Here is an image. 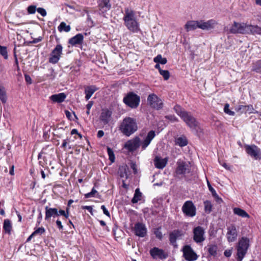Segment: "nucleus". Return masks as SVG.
I'll list each match as a JSON object with an SVG mask.
<instances>
[{
	"label": "nucleus",
	"instance_id": "nucleus-1",
	"mask_svg": "<svg viewBox=\"0 0 261 261\" xmlns=\"http://www.w3.org/2000/svg\"><path fill=\"white\" fill-rule=\"evenodd\" d=\"M174 110L192 132L197 133L200 129L199 122L191 112L185 111L179 105L175 106Z\"/></svg>",
	"mask_w": 261,
	"mask_h": 261
},
{
	"label": "nucleus",
	"instance_id": "nucleus-2",
	"mask_svg": "<svg viewBox=\"0 0 261 261\" xmlns=\"http://www.w3.org/2000/svg\"><path fill=\"white\" fill-rule=\"evenodd\" d=\"M155 136V132L152 130H150L148 133L147 136L142 142H141L140 139L138 137H136L133 139L127 141L125 143L124 147L129 151H133L136 150L140 145L141 146L142 149H145Z\"/></svg>",
	"mask_w": 261,
	"mask_h": 261
},
{
	"label": "nucleus",
	"instance_id": "nucleus-3",
	"mask_svg": "<svg viewBox=\"0 0 261 261\" xmlns=\"http://www.w3.org/2000/svg\"><path fill=\"white\" fill-rule=\"evenodd\" d=\"M123 19L125 25L128 30L134 33H137L140 31L139 23L134 11L128 8H125Z\"/></svg>",
	"mask_w": 261,
	"mask_h": 261
},
{
	"label": "nucleus",
	"instance_id": "nucleus-4",
	"mask_svg": "<svg viewBox=\"0 0 261 261\" xmlns=\"http://www.w3.org/2000/svg\"><path fill=\"white\" fill-rule=\"evenodd\" d=\"M138 129L137 120L130 117H125L119 126V130L125 136L129 137Z\"/></svg>",
	"mask_w": 261,
	"mask_h": 261
},
{
	"label": "nucleus",
	"instance_id": "nucleus-5",
	"mask_svg": "<svg viewBox=\"0 0 261 261\" xmlns=\"http://www.w3.org/2000/svg\"><path fill=\"white\" fill-rule=\"evenodd\" d=\"M217 24V22L214 19H210L206 21L192 20L187 22L185 25V29L188 32L196 30L197 28L203 30H209L214 29Z\"/></svg>",
	"mask_w": 261,
	"mask_h": 261
},
{
	"label": "nucleus",
	"instance_id": "nucleus-6",
	"mask_svg": "<svg viewBox=\"0 0 261 261\" xmlns=\"http://www.w3.org/2000/svg\"><path fill=\"white\" fill-rule=\"evenodd\" d=\"M249 247V240L246 237H242L239 241L237 246V259L242 261L246 255Z\"/></svg>",
	"mask_w": 261,
	"mask_h": 261
},
{
	"label": "nucleus",
	"instance_id": "nucleus-7",
	"mask_svg": "<svg viewBox=\"0 0 261 261\" xmlns=\"http://www.w3.org/2000/svg\"><path fill=\"white\" fill-rule=\"evenodd\" d=\"M123 102L128 107L135 109L137 108L140 103V96L134 92L128 93L123 99Z\"/></svg>",
	"mask_w": 261,
	"mask_h": 261
},
{
	"label": "nucleus",
	"instance_id": "nucleus-8",
	"mask_svg": "<svg viewBox=\"0 0 261 261\" xmlns=\"http://www.w3.org/2000/svg\"><path fill=\"white\" fill-rule=\"evenodd\" d=\"M248 24L246 23L234 21L229 29V32L232 34H247Z\"/></svg>",
	"mask_w": 261,
	"mask_h": 261
},
{
	"label": "nucleus",
	"instance_id": "nucleus-9",
	"mask_svg": "<svg viewBox=\"0 0 261 261\" xmlns=\"http://www.w3.org/2000/svg\"><path fill=\"white\" fill-rule=\"evenodd\" d=\"M148 105L152 108L156 110L161 109L163 107V102L156 94H150L147 97Z\"/></svg>",
	"mask_w": 261,
	"mask_h": 261
},
{
	"label": "nucleus",
	"instance_id": "nucleus-10",
	"mask_svg": "<svg viewBox=\"0 0 261 261\" xmlns=\"http://www.w3.org/2000/svg\"><path fill=\"white\" fill-rule=\"evenodd\" d=\"M181 209L183 213L187 216L193 217L196 215V208L192 201H186Z\"/></svg>",
	"mask_w": 261,
	"mask_h": 261
},
{
	"label": "nucleus",
	"instance_id": "nucleus-11",
	"mask_svg": "<svg viewBox=\"0 0 261 261\" xmlns=\"http://www.w3.org/2000/svg\"><path fill=\"white\" fill-rule=\"evenodd\" d=\"M245 150L248 154L255 160L261 159V150L255 145H245Z\"/></svg>",
	"mask_w": 261,
	"mask_h": 261
},
{
	"label": "nucleus",
	"instance_id": "nucleus-12",
	"mask_svg": "<svg viewBox=\"0 0 261 261\" xmlns=\"http://www.w3.org/2000/svg\"><path fill=\"white\" fill-rule=\"evenodd\" d=\"M63 47L61 44H58L50 54L49 62L52 64H56L58 62L62 54Z\"/></svg>",
	"mask_w": 261,
	"mask_h": 261
},
{
	"label": "nucleus",
	"instance_id": "nucleus-13",
	"mask_svg": "<svg viewBox=\"0 0 261 261\" xmlns=\"http://www.w3.org/2000/svg\"><path fill=\"white\" fill-rule=\"evenodd\" d=\"M183 256L188 261H194L197 259V255L189 245H186L182 248Z\"/></svg>",
	"mask_w": 261,
	"mask_h": 261
},
{
	"label": "nucleus",
	"instance_id": "nucleus-14",
	"mask_svg": "<svg viewBox=\"0 0 261 261\" xmlns=\"http://www.w3.org/2000/svg\"><path fill=\"white\" fill-rule=\"evenodd\" d=\"M204 229L201 226H197L193 229V240L197 243H200L205 240Z\"/></svg>",
	"mask_w": 261,
	"mask_h": 261
},
{
	"label": "nucleus",
	"instance_id": "nucleus-15",
	"mask_svg": "<svg viewBox=\"0 0 261 261\" xmlns=\"http://www.w3.org/2000/svg\"><path fill=\"white\" fill-rule=\"evenodd\" d=\"M112 111L111 110L108 109H102L99 116V120L103 125L108 124L112 119Z\"/></svg>",
	"mask_w": 261,
	"mask_h": 261
},
{
	"label": "nucleus",
	"instance_id": "nucleus-16",
	"mask_svg": "<svg viewBox=\"0 0 261 261\" xmlns=\"http://www.w3.org/2000/svg\"><path fill=\"white\" fill-rule=\"evenodd\" d=\"M149 252L150 255L153 259H164L168 256V254L164 250L158 247H153L150 250Z\"/></svg>",
	"mask_w": 261,
	"mask_h": 261
},
{
	"label": "nucleus",
	"instance_id": "nucleus-17",
	"mask_svg": "<svg viewBox=\"0 0 261 261\" xmlns=\"http://www.w3.org/2000/svg\"><path fill=\"white\" fill-rule=\"evenodd\" d=\"M134 233L139 237H144L147 233V229L145 225L142 223H137L134 227Z\"/></svg>",
	"mask_w": 261,
	"mask_h": 261
},
{
	"label": "nucleus",
	"instance_id": "nucleus-18",
	"mask_svg": "<svg viewBox=\"0 0 261 261\" xmlns=\"http://www.w3.org/2000/svg\"><path fill=\"white\" fill-rule=\"evenodd\" d=\"M226 237L229 242H234L237 238L238 233L234 225H231L227 228Z\"/></svg>",
	"mask_w": 261,
	"mask_h": 261
},
{
	"label": "nucleus",
	"instance_id": "nucleus-19",
	"mask_svg": "<svg viewBox=\"0 0 261 261\" xmlns=\"http://www.w3.org/2000/svg\"><path fill=\"white\" fill-rule=\"evenodd\" d=\"M190 172L189 166L185 162H181L178 163L176 172L177 174H185Z\"/></svg>",
	"mask_w": 261,
	"mask_h": 261
},
{
	"label": "nucleus",
	"instance_id": "nucleus-20",
	"mask_svg": "<svg viewBox=\"0 0 261 261\" xmlns=\"http://www.w3.org/2000/svg\"><path fill=\"white\" fill-rule=\"evenodd\" d=\"M84 40V36L82 34H77L75 36L71 38L68 43L72 46L82 44Z\"/></svg>",
	"mask_w": 261,
	"mask_h": 261
},
{
	"label": "nucleus",
	"instance_id": "nucleus-21",
	"mask_svg": "<svg viewBox=\"0 0 261 261\" xmlns=\"http://www.w3.org/2000/svg\"><path fill=\"white\" fill-rule=\"evenodd\" d=\"M45 220H48L51 217L55 218L58 216V212L57 208H51L49 207L46 206L45 207Z\"/></svg>",
	"mask_w": 261,
	"mask_h": 261
},
{
	"label": "nucleus",
	"instance_id": "nucleus-22",
	"mask_svg": "<svg viewBox=\"0 0 261 261\" xmlns=\"http://www.w3.org/2000/svg\"><path fill=\"white\" fill-rule=\"evenodd\" d=\"M167 158L162 159L159 156H156L154 160V166L158 169L164 168L167 165Z\"/></svg>",
	"mask_w": 261,
	"mask_h": 261
},
{
	"label": "nucleus",
	"instance_id": "nucleus-23",
	"mask_svg": "<svg viewBox=\"0 0 261 261\" xmlns=\"http://www.w3.org/2000/svg\"><path fill=\"white\" fill-rule=\"evenodd\" d=\"M181 236L180 231L178 230H175L169 234V241L170 243L175 247H177L176 240Z\"/></svg>",
	"mask_w": 261,
	"mask_h": 261
},
{
	"label": "nucleus",
	"instance_id": "nucleus-24",
	"mask_svg": "<svg viewBox=\"0 0 261 261\" xmlns=\"http://www.w3.org/2000/svg\"><path fill=\"white\" fill-rule=\"evenodd\" d=\"M99 10L102 13H105L109 11L111 8V5L109 0H99Z\"/></svg>",
	"mask_w": 261,
	"mask_h": 261
},
{
	"label": "nucleus",
	"instance_id": "nucleus-25",
	"mask_svg": "<svg viewBox=\"0 0 261 261\" xmlns=\"http://www.w3.org/2000/svg\"><path fill=\"white\" fill-rule=\"evenodd\" d=\"M66 97V95L64 93L52 95L50 99L54 102L61 103L64 101Z\"/></svg>",
	"mask_w": 261,
	"mask_h": 261
},
{
	"label": "nucleus",
	"instance_id": "nucleus-26",
	"mask_svg": "<svg viewBox=\"0 0 261 261\" xmlns=\"http://www.w3.org/2000/svg\"><path fill=\"white\" fill-rule=\"evenodd\" d=\"M247 34L261 35V27L257 25L248 24Z\"/></svg>",
	"mask_w": 261,
	"mask_h": 261
},
{
	"label": "nucleus",
	"instance_id": "nucleus-27",
	"mask_svg": "<svg viewBox=\"0 0 261 261\" xmlns=\"http://www.w3.org/2000/svg\"><path fill=\"white\" fill-rule=\"evenodd\" d=\"M98 89L95 86H88L85 88V92L86 94L85 98L87 100L90 99L93 94Z\"/></svg>",
	"mask_w": 261,
	"mask_h": 261
},
{
	"label": "nucleus",
	"instance_id": "nucleus-28",
	"mask_svg": "<svg viewBox=\"0 0 261 261\" xmlns=\"http://www.w3.org/2000/svg\"><path fill=\"white\" fill-rule=\"evenodd\" d=\"M128 167L126 165H122L119 167V174L121 177L127 179L128 175Z\"/></svg>",
	"mask_w": 261,
	"mask_h": 261
},
{
	"label": "nucleus",
	"instance_id": "nucleus-29",
	"mask_svg": "<svg viewBox=\"0 0 261 261\" xmlns=\"http://www.w3.org/2000/svg\"><path fill=\"white\" fill-rule=\"evenodd\" d=\"M233 213L242 218H249V215L244 210L239 207H234L233 209Z\"/></svg>",
	"mask_w": 261,
	"mask_h": 261
},
{
	"label": "nucleus",
	"instance_id": "nucleus-30",
	"mask_svg": "<svg viewBox=\"0 0 261 261\" xmlns=\"http://www.w3.org/2000/svg\"><path fill=\"white\" fill-rule=\"evenodd\" d=\"M188 140L185 136H181L175 140V144L180 147H184L188 144Z\"/></svg>",
	"mask_w": 261,
	"mask_h": 261
},
{
	"label": "nucleus",
	"instance_id": "nucleus-31",
	"mask_svg": "<svg viewBox=\"0 0 261 261\" xmlns=\"http://www.w3.org/2000/svg\"><path fill=\"white\" fill-rule=\"evenodd\" d=\"M3 228L6 233L11 234L12 226L11 221L9 219H5L4 221Z\"/></svg>",
	"mask_w": 261,
	"mask_h": 261
},
{
	"label": "nucleus",
	"instance_id": "nucleus-32",
	"mask_svg": "<svg viewBox=\"0 0 261 261\" xmlns=\"http://www.w3.org/2000/svg\"><path fill=\"white\" fill-rule=\"evenodd\" d=\"M142 197V193L140 191L139 188L136 189L132 202L133 203H136L141 200Z\"/></svg>",
	"mask_w": 261,
	"mask_h": 261
},
{
	"label": "nucleus",
	"instance_id": "nucleus-33",
	"mask_svg": "<svg viewBox=\"0 0 261 261\" xmlns=\"http://www.w3.org/2000/svg\"><path fill=\"white\" fill-rule=\"evenodd\" d=\"M58 29L60 32L62 31L69 32L70 31L71 28L69 25H67L65 22H62L58 26Z\"/></svg>",
	"mask_w": 261,
	"mask_h": 261
},
{
	"label": "nucleus",
	"instance_id": "nucleus-34",
	"mask_svg": "<svg viewBox=\"0 0 261 261\" xmlns=\"http://www.w3.org/2000/svg\"><path fill=\"white\" fill-rule=\"evenodd\" d=\"M0 99L4 103H6L7 100L5 89L2 86H0Z\"/></svg>",
	"mask_w": 261,
	"mask_h": 261
},
{
	"label": "nucleus",
	"instance_id": "nucleus-35",
	"mask_svg": "<svg viewBox=\"0 0 261 261\" xmlns=\"http://www.w3.org/2000/svg\"><path fill=\"white\" fill-rule=\"evenodd\" d=\"M153 61L156 63L164 65L167 63V60L165 58H163L161 55H158L156 57L154 58Z\"/></svg>",
	"mask_w": 261,
	"mask_h": 261
},
{
	"label": "nucleus",
	"instance_id": "nucleus-36",
	"mask_svg": "<svg viewBox=\"0 0 261 261\" xmlns=\"http://www.w3.org/2000/svg\"><path fill=\"white\" fill-rule=\"evenodd\" d=\"M252 70L257 73H261V60L256 61L253 64Z\"/></svg>",
	"mask_w": 261,
	"mask_h": 261
},
{
	"label": "nucleus",
	"instance_id": "nucleus-37",
	"mask_svg": "<svg viewBox=\"0 0 261 261\" xmlns=\"http://www.w3.org/2000/svg\"><path fill=\"white\" fill-rule=\"evenodd\" d=\"M204 210L206 212L210 213L212 211V204L210 201L206 200L204 202Z\"/></svg>",
	"mask_w": 261,
	"mask_h": 261
},
{
	"label": "nucleus",
	"instance_id": "nucleus-38",
	"mask_svg": "<svg viewBox=\"0 0 261 261\" xmlns=\"http://www.w3.org/2000/svg\"><path fill=\"white\" fill-rule=\"evenodd\" d=\"M161 227H158L154 229V233L155 235L156 238L160 240H162L163 238V235L161 231Z\"/></svg>",
	"mask_w": 261,
	"mask_h": 261
},
{
	"label": "nucleus",
	"instance_id": "nucleus-39",
	"mask_svg": "<svg viewBox=\"0 0 261 261\" xmlns=\"http://www.w3.org/2000/svg\"><path fill=\"white\" fill-rule=\"evenodd\" d=\"M217 246L215 245H210L208 246V251L211 255H215L217 253Z\"/></svg>",
	"mask_w": 261,
	"mask_h": 261
},
{
	"label": "nucleus",
	"instance_id": "nucleus-40",
	"mask_svg": "<svg viewBox=\"0 0 261 261\" xmlns=\"http://www.w3.org/2000/svg\"><path fill=\"white\" fill-rule=\"evenodd\" d=\"M0 54L3 56L5 59L8 58V53L6 47L0 45Z\"/></svg>",
	"mask_w": 261,
	"mask_h": 261
},
{
	"label": "nucleus",
	"instance_id": "nucleus-41",
	"mask_svg": "<svg viewBox=\"0 0 261 261\" xmlns=\"http://www.w3.org/2000/svg\"><path fill=\"white\" fill-rule=\"evenodd\" d=\"M107 152L109 156V159L110 160V161L112 162H114L115 161V155H114L113 150L111 148L108 147H107Z\"/></svg>",
	"mask_w": 261,
	"mask_h": 261
},
{
	"label": "nucleus",
	"instance_id": "nucleus-42",
	"mask_svg": "<svg viewBox=\"0 0 261 261\" xmlns=\"http://www.w3.org/2000/svg\"><path fill=\"white\" fill-rule=\"evenodd\" d=\"M160 74L162 75L165 80H167L170 77L169 72L167 70H160Z\"/></svg>",
	"mask_w": 261,
	"mask_h": 261
},
{
	"label": "nucleus",
	"instance_id": "nucleus-43",
	"mask_svg": "<svg viewBox=\"0 0 261 261\" xmlns=\"http://www.w3.org/2000/svg\"><path fill=\"white\" fill-rule=\"evenodd\" d=\"M97 193V191L94 188H93L90 192L85 194V197L86 198L94 197Z\"/></svg>",
	"mask_w": 261,
	"mask_h": 261
},
{
	"label": "nucleus",
	"instance_id": "nucleus-44",
	"mask_svg": "<svg viewBox=\"0 0 261 261\" xmlns=\"http://www.w3.org/2000/svg\"><path fill=\"white\" fill-rule=\"evenodd\" d=\"M45 232V229L43 227H39L36 229L33 232V235L34 236L37 235H41Z\"/></svg>",
	"mask_w": 261,
	"mask_h": 261
},
{
	"label": "nucleus",
	"instance_id": "nucleus-45",
	"mask_svg": "<svg viewBox=\"0 0 261 261\" xmlns=\"http://www.w3.org/2000/svg\"><path fill=\"white\" fill-rule=\"evenodd\" d=\"M229 105L228 103H226L224 106V111L225 113L228 114L230 116H234V112L233 111H230L229 109Z\"/></svg>",
	"mask_w": 261,
	"mask_h": 261
},
{
	"label": "nucleus",
	"instance_id": "nucleus-46",
	"mask_svg": "<svg viewBox=\"0 0 261 261\" xmlns=\"http://www.w3.org/2000/svg\"><path fill=\"white\" fill-rule=\"evenodd\" d=\"M27 11L29 14H33L37 11L36 6L34 5L29 6L27 8Z\"/></svg>",
	"mask_w": 261,
	"mask_h": 261
},
{
	"label": "nucleus",
	"instance_id": "nucleus-47",
	"mask_svg": "<svg viewBox=\"0 0 261 261\" xmlns=\"http://www.w3.org/2000/svg\"><path fill=\"white\" fill-rule=\"evenodd\" d=\"M165 118L167 119H168L173 122L178 121V118L174 115H170L166 116H165Z\"/></svg>",
	"mask_w": 261,
	"mask_h": 261
},
{
	"label": "nucleus",
	"instance_id": "nucleus-48",
	"mask_svg": "<svg viewBox=\"0 0 261 261\" xmlns=\"http://www.w3.org/2000/svg\"><path fill=\"white\" fill-rule=\"evenodd\" d=\"M207 186L209 190L211 192L212 195L214 197H217V194L215 189L212 187L211 185L208 180H207Z\"/></svg>",
	"mask_w": 261,
	"mask_h": 261
},
{
	"label": "nucleus",
	"instance_id": "nucleus-49",
	"mask_svg": "<svg viewBox=\"0 0 261 261\" xmlns=\"http://www.w3.org/2000/svg\"><path fill=\"white\" fill-rule=\"evenodd\" d=\"M58 212V216L61 215L64 216L65 218H68L69 217V214L67 212H65V211L62 210H58L57 209Z\"/></svg>",
	"mask_w": 261,
	"mask_h": 261
},
{
	"label": "nucleus",
	"instance_id": "nucleus-50",
	"mask_svg": "<svg viewBox=\"0 0 261 261\" xmlns=\"http://www.w3.org/2000/svg\"><path fill=\"white\" fill-rule=\"evenodd\" d=\"M245 109H246V106L239 105L236 107V110L237 112H240V113H245Z\"/></svg>",
	"mask_w": 261,
	"mask_h": 261
},
{
	"label": "nucleus",
	"instance_id": "nucleus-51",
	"mask_svg": "<svg viewBox=\"0 0 261 261\" xmlns=\"http://www.w3.org/2000/svg\"><path fill=\"white\" fill-rule=\"evenodd\" d=\"M37 11L39 14H40V15L43 17H44L46 15L47 13H46V10L44 8H38V9H37Z\"/></svg>",
	"mask_w": 261,
	"mask_h": 261
},
{
	"label": "nucleus",
	"instance_id": "nucleus-52",
	"mask_svg": "<svg viewBox=\"0 0 261 261\" xmlns=\"http://www.w3.org/2000/svg\"><path fill=\"white\" fill-rule=\"evenodd\" d=\"M101 208L104 214H105L108 217H110V214L104 205L101 206Z\"/></svg>",
	"mask_w": 261,
	"mask_h": 261
},
{
	"label": "nucleus",
	"instance_id": "nucleus-53",
	"mask_svg": "<svg viewBox=\"0 0 261 261\" xmlns=\"http://www.w3.org/2000/svg\"><path fill=\"white\" fill-rule=\"evenodd\" d=\"M246 109H245V113L248 112L249 113H251L253 112V108L252 105H248L246 106Z\"/></svg>",
	"mask_w": 261,
	"mask_h": 261
},
{
	"label": "nucleus",
	"instance_id": "nucleus-54",
	"mask_svg": "<svg viewBox=\"0 0 261 261\" xmlns=\"http://www.w3.org/2000/svg\"><path fill=\"white\" fill-rule=\"evenodd\" d=\"M130 168L133 170L135 174L137 172V165L135 163H131L130 164Z\"/></svg>",
	"mask_w": 261,
	"mask_h": 261
},
{
	"label": "nucleus",
	"instance_id": "nucleus-55",
	"mask_svg": "<svg viewBox=\"0 0 261 261\" xmlns=\"http://www.w3.org/2000/svg\"><path fill=\"white\" fill-rule=\"evenodd\" d=\"M56 224L58 227V228L60 230H62L63 229V226L62 224V222L60 220H57L56 221Z\"/></svg>",
	"mask_w": 261,
	"mask_h": 261
},
{
	"label": "nucleus",
	"instance_id": "nucleus-56",
	"mask_svg": "<svg viewBox=\"0 0 261 261\" xmlns=\"http://www.w3.org/2000/svg\"><path fill=\"white\" fill-rule=\"evenodd\" d=\"M24 77L26 82L29 84H31L32 83V79L30 76L27 74H25Z\"/></svg>",
	"mask_w": 261,
	"mask_h": 261
},
{
	"label": "nucleus",
	"instance_id": "nucleus-57",
	"mask_svg": "<svg viewBox=\"0 0 261 261\" xmlns=\"http://www.w3.org/2000/svg\"><path fill=\"white\" fill-rule=\"evenodd\" d=\"M231 253L232 252L231 250H226L224 252V254L226 257H229L231 256Z\"/></svg>",
	"mask_w": 261,
	"mask_h": 261
},
{
	"label": "nucleus",
	"instance_id": "nucleus-58",
	"mask_svg": "<svg viewBox=\"0 0 261 261\" xmlns=\"http://www.w3.org/2000/svg\"><path fill=\"white\" fill-rule=\"evenodd\" d=\"M71 135L77 134L80 138H81L82 137V135L78 133V131L76 129H73L71 132Z\"/></svg>",
	"mask_w": 261,
	"mask_h": 261
},
{
	"label": "nucleus",
	"instance_id": "nucleus-59",
	"mask_svg": "<svg viewBox=\"0 0 261 261\" xmlns=\"http://www.w3.org/2000/svg\"><path fill=\"white\" fill-rule=\"evenodd\" d=\"M104 135V132L102 130H99L98 131L97 136L98 138H101Z\"/></svg>",
	"mask_w": 261,
	"mask_h": 261
},
{
	"label": "nucleus",
	"instance_id": "nucleus-60",
	"mask_svg": "<svg viewBox=\"0 0 261 261\" xmlns=\"http://www.w3.org/2000/svg\"><path fill=\"white\" fill-rule=\"evenodd\" d=\"M83 209H85L88 210L89 212L92 213V207L91 206H84L83 207Z\"/></svg>",
	"mask_w": 261,
	"mask_h": 261
},
{
	"label": "nucleus",
	"instance_id": "nucleus-61",
	"mask_svg": "<svg viewBox=\"0 0 261 261\" xmlns=\"http://www.w3.org/2000/svg\"><path fill=\"white\" fill-rule=\"evenodd\" d=\"M93 101H89L88 102V103L86 105V108L88 110H90V109L91 108V107H92L93 106Z\"/></svg>",
	"mask_w": 261,
	"mask_h": 261
},
{
	"label": "nucleus",
	"instance_id": "nucleus-62",
	"mask_svg": "<svg viewBox=\"0 0 261 261\" xmlns=\"http://www.w3.org/2000/svg\"><path fill=\"white\" fill-rule=\"evenodd\" d=\"M42 37H38L37 38L34 39L33 40L32 42L34 43H37L41 41L42 40Z\"/></svg>",
	"mask_w": 261,
	"mask_h": 261
},
{
	"label": "nucleus",
	"instance_id": "nucleus-63",
	"mask_svg": "<svg viewBox=\"0 0 261 261\" xmlns=\"http://www.w3.org/2000/svg\"><path fill=\"white\" fill-rule=\"evenodd\" d=\"M68 142L69 141L68 139L64 140L62 145V147L65 148Z\"/></svg>",
	"mask_w": 261,
	"mask_h": 261
},
{
	"label": "nucleus",
	"instance_id": "nucleus-64",
	"mask_svg": "<svg viewBox=\"0 0 261 261\" xmlns=\"http://www.w3.org/2000/svg\"><path fill=\"white\" fill-rule=\"evenodd\" d=\"M216 200V201L218 202V203H220L222 200L221 198H220L219 196L217 195V197H214Z\"/></svg>",
	"mask_w": 261,
	"mask_h": 261
}]
</instances>
